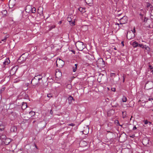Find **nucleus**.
Instances as JSON below:
<instances>
[{
  "label": "nucleus",
  "instance_id": "obj_34",
  "mask_svg": "<svg viewBox=\"0 0 153 153\" xmlns=\"http://www.w3.org/2000/svg\"><path fill=\"white\" fill-rule=\"evenodd\" d=\"M83 143L84 144L85 146H86L87 144V143H86V142H84V141H81L80 142V145L82 144Z\"/></svg>",
  "mask_w": 153,
  "mask_h": 153
},
{
  "label": "nucleus",
  "instance_id": "obj_9",
  "mask_svg": "<svg viewBox=\"0 0 153 153\" xmlns=\"http://www.w3.org/2000/svg\"><path fill=\"white\" fill-rule=\"evenodd\" d=\"M46 125V123L44 121L40 122L38 125L37 126L41 128H43L45 127Z\"/></svg>",
  "mask_w": 153,
  "mask_h": 153
},
{
  "label": "nucleus",
  "instance_id": "obj_15",
  "mask_svg": "<svg viewBox=\"0 0 153 153\" xmlns=\"http://www.w3.org/2000/svg\"><path fill=\"white\" fill-rule=\"evenodd\" d=\"M43 8L42 7H39L37 10V13L39 14L40 15H43Z\"/></svg>",
  "mask_w": 153,
  "mask_h": 153
},
{
  "label": "nucleus",
  "instance_id": "obj_50",
  "mask_svg": "<svg viewBox=\"0 0 153 153\" xmlns=\"http://www.w3.org/2000/svg\"><path fill=\"white\" fill-rule=\"evenodd\" d=\"M149 66L151 70H152V69H153V68L152 67V66L149 65Z\"/></svg>",
  "mask_w": 153,
  "mask_h": 153
},
{
  "label": "nucleus",
  "instance_id": "obj_16",
  "mask_svg": "<svg viewBox=\"0 0 153 153\" xmlns=\"http://www.w3.org/2000/svg\"><path fill=\"white\" fill-rule=\"evenodd\" d=\"M17 130V128L16 126H12L10 128V131L12 132H16Z\"/></svg>",
  "mask_w": 153,
  "mask_h": 153
},
{
  "label": "nucleus",
  "instance_id": "obj_42",
  "mask_svg": "<svg viewBox=\"0 0 153 153\" xmlns=\"http://www.w3.org/2000/svg\"><path fill=\"white\" fill-rule=\"evenodd\" d=\"M123 82H124L125 81V78L126 77V76H125V75L124 74H123Z\"/></svg>",
  "mask_w": 153,
  "mask_h": 153
},
{
  "label": "nucleus",
  "instance_id": "obj_35",
  "mask_svg": "<svg viewBox=\"0 0 153 153\" xmlns=\"http://www.w3.org/2000/svg\"><path fill=\"white\" fill-rule=\"evenodd\" d=\"M75 22L74 21H72L70 23V24L71 25V26H74L75 25Z\"/></svg>",
  "mask_w": 153,
  "mask_h": 153
},
{
  "label": "nucleus",
  "instance_id": "obj_11",
  "mask_svg": "<svg viewBox=\"0 0 153 153\" xmlns=\"http://www.w3.org/2000/svg\"><path fill=\"white\" fill-rule=\"evenodd\" d=\"M16 114L15 112H12L9 116V117L12 120H14L16 117Z\"/></svg>",
  "mask_w": 153,
  "mask_h": 153
},
{
  "label": "nucleus",
  "instance_id": "obj_63",
  "mask_svg": "<svg viewBox=\"0 0 153 153\" xmlns=\"http://www.w3.org/2000/svg\"><path fill=\"white\" fill-rule=\"evenodd\" d=\"M147 19H146V18H145L144 19V21H145L146 20H147Z\"/></svg>",
  "mask_w": 153,
  "mask_h": 153
},
{
  "label": "nucleus",
  "instance_id": "obj_28",
  "mask_svg": "<svg viewBox=\"0 0 153 153\" xmlns=\"http://www.w3.org/2000/svg\"><path fill=\"white\" fill-rule=\"evenodd\" d=\"M29 114L31 115V116H33L35 114V112L31 111L29 112Z\"/></svg>",
  "mask_w": 153,
  "mask_h": 153
},
{
  "label": "nucleus",
  "instance_id": "obj_52",
  "mask_svg": "<svg viewBox=\"0 0 153 153\" xmlns=\"http://www.w3.org/2000/svg\"><path fill=\"white\" fill-rule=\"evenodd\" d=\"M1 126H0V130H1V131H2L4 129L3 128H1Z\"/></svg>",
  "mask_w": 153,
  "mask_h": 153
},
{
  "label": "nucleus",
  "instance_id": "obj_4",
  "mask_svg": "<svg viewBox=\"0 0 153 153\" xmlns=\"http://www.w3.org/2000/svg\"><path fill=\"white\" fill-rule=\"evenodd\" d=\"M153 87V82L151 81H148L145 85V88L146 89H150Z\"/></svg>",
  "mask_w": 153,
  "mask_h": 153
},
{
  "label": "nucleus",
  "instance_id": "obj_30",
  "mask_svg": "<svg viewBox=\"0 0 153 153\" xmlns=\"http://www.w3.org/2000/svg\"><path fill=\"white\" fill-rule=\"evenodd\" d=\"M66 88L69 89H71L72 88L71 85L70 84H68L66 86Z\"/></svg>",
  "mask_w": 153,
  "mask_h": 153
},
{
  "label": "nucleus",
  "instance_id": "obj_14",
  "mask_svg": "<svg viewBox=\"0 0 153 153\" xmlns=\"http://www.w3.org/2000/svg\"><path fill=\"white\" fill-rule=\"evenodd\" d=\"M11 141L12 140L10 139L7 138L4 141V142H3L1 144H4L6 145H8L10 143Z\"/></svg>",
  "mask_w": 153,
  "mask_h": 153
},
{
  "label": "nucleus",
  "instance_id": "obj_21",
  "mask_svg": "<svg viewBox=\"0 0 153 153\" xmlns=\"http://www.w3.org/2000/svg\"><path fill=\"white\" fill-rule=\"evenodd\" d=\"M138 43L136 41L133 42L132 43V45L134 47H138Z\"/></svg>",
  "mask_w": 153,
  "mask_h": 153
},
{
  "label": "nucleus",
  "instance_id": "obj_20",
  "mask_svg": "<svg viewBox=\"0 0 153 153\" xmlns=\"http://www.w3.org/2000/svg\"><path fill=\"white\" fill-rule=\"evenodd\" d=\"M27 107V104L26 103L23 102L22 108V109H25Z\"/></svg>",
  "mask_w": 153,
  "mask_h": 153
},
{
  "label": "nucleus",
  "instance_id": "obj_43",
  "mask_svg": "<svg viewBox=\"0 0 153 153\" xmlns=\"http://www.w3.org/2000/svg\"><path fill=\"white\" fill-rule=\"evenodd\" d=\"M151 6V4L149 3H147V7H150Z\"/></svg>",
  "mask_w": 153,
  "mask_h": 153
},
{
  "label": "nucleus",
  "instance_id": "obj_25",
  "mask_svg": "<svg viewBox=\"0 0 153 153\" xmlns=\"http://www.w3.org/2000/svg\"><path fill=\"white\" fill-rule=\"evenodd\" d=\"M86 56L87 57V58H88V59H89V60H91L90 59H92L93 58V56L90 54H88V55H87Z\"/></svg>",
  "mask_w": 153,
  "mask_h": 153
},
{
  "label": "nucleus",
  "instance_id": "obj_2",
  "mask_svg": "<svg viewBox=\"0 0 153 153\" xmlns=\"http://www.w3.org/2000/svg\"><path fill=\"white\" fill-rule=\"evenodd\" d=\"M96 63L97 67L99 68L103 67L105 65V62L101 58L98 59Z\"/></svg>",
  "mask_w": 153,
  "mask_h": 153
},
{
  "label": "nucleus",
  "instance_id": "obj_27",
  "mask_svg": "<svg viewBox=\"0 0 153 153\" xmlns=\"http://www.w3.org/2000/svg\"><path fill=\"white\" fill-rule=\"evenodd\" d=\"M122 100L123 102H126L127 101V99L126 97L123 96L122 99Z\"/></svg>",
  "mask_w": 153,
  "mask_h": 153
},
{
  "label": "nucleus",
  "instance_id": "obj_37",
  "mask_svg": "<svg viewBox=\"0 0 153 153\" xmlns=\"http://www.w3.org/2000/svg\"><path fill=\"white\" fill-rule=\"evenodd\" d=\"M122 113L123 114V118H124L126 116V111H123Z\"/></svg>",
  "mask_w": 153,
  "mask_h": 153
},
{
  "label": "nucleus",
  "instance_id": "obj_18",
  "mask_svg": "<svg viewBox=\"0 0 153 153\" xmlns=\"http://www.w3.org/2000/svg\"><path fill=\"white\" fill-rule=\"evenodd\" d=\"M68 100L69 104L71 103L72 100H74L73 97H72L71 96H69L68 98Z\"/></svg>",
  "mask_w": 153,
  "mask_h": 153
},
{
  "label": "nucleus",
  "instance_id": "obj_56",
  "mask_svg": "<svg viewBox=\"0 0 153 153\" xmlns=\"http://www.w3.org/2000/svg\"><path fill=\"white\" fill-rule=\"evenodd\" d=\"M62 23V21H60V22H59V24H60Z\"/></svg>",
  "mask_w": 153,
  "mask_h": 153
},
{
  "label": "nucleus",
  "instance_id": "obj_33",
  "mask_svg": "<svg viewBox=\"0 0 153 153\" xmlns=\"http://www.w3.org/2000/svg\"><path fill=\"white\" fill-rule=\"evenodd\" d=\"M151 18L152 19H153V9L152 10L151 13Z\"/></svg>",
  "mask_w": 153,
  "mask_h": 153
},
{
  "label": "nucleus",
  "instance_id": "obj_59",
  "mask_svg": "<svg viewBox=\"0 0 153 153\" xmlns=\"http://www.w3.org/2000/svg\"><path fill=\"white\" fill-rule=\"evenodd\" d=\"M121 13H119V14H117V16H120L121 14Z\"/></svg>",
  "mask_w": 153,
  "mask_h": 153
},
{
  "label": "nucleus",
  "instance_id": "obj_49",
  "mask_svg": "<svg viewBox=\"0 0 153 153\" xmlns=\"http://www.w3.org/2000/svg\"><path fill=\"white\" fill-rule=\"evenodd\" d=\"M50 114H53V111H52V110H50Z\"/></svg>",
  "mask_w": 153,
  "mask_h": 153
},
{
  "label": "nucleus",
  "instance_id": "obj_13",
  "mask_svg": "<svg viewBox=\"0 0 153 153\" xmlns=\"http://www.w3.org/2000/svg\"><path fill=\"white\" fill-rule=\"evenodd\" d=\"M85 128V129L82 132L83 133L85 134H88V131L89 130V127L88 126H85V127H84Z\"/></svg>",
  "mask_w": 153,
  "mask_h": 153
},
{
  "label": "nucleus",
  "instance_id": "obj_5",
  "mask_svg": "<svg viewBox=\"0 0 153 153\" xmlns=\"http://www.w3.org/2000/svg\"><path fill=\"white\" fill-rule=\"evenodd\" d=\"M56 63L57 66L59 68L62 67L64 64V62L60 59H57L56 62Z\"/></svg>",
  "mask_w": 153,
  "mask_h": 153
},
{
  "label": "nucleus",
  "instance_id": "obj_54",
  "mask_svg": "<svg viewBox=\"0 0 153 153\" xmlns=\"http://www.w3.org/2000/svg\"><path fill=\"white\" fill-rule=\"evenodd\" d=\"M3 12L4 13V14H5V13H7V12L6 10H4L3 11Z\"/></svg>",
  "mask_w": 153,
  "mask_h": 153
},
{
  "label": "nucleus",
  "instance_id": "obj_48",
  "mask_svg": "<svg viewBox=\"0 0 153 153\" xmlns=\"http://www.w3.org/2000/svg\"><path fill=\"white\" fill-rule=\"evenodd\" d=\"M136 129H137V128L135 126H134V127L133 128V130H136Z\"/></svg>",
  "mask_w": 153,
  "mask_h": 153
},
{
  "label": "nucleus",
  "instance_id": "obj_1",
  "mask_svg": "<svg viewBox=\"0 0 153 153\" xmlns=\"http://www.w3.org/2000/svg\"><path fill=\"white\" fill-rule=\"evenodd\" d=\"M76 46L78 50L81 51L85 47L83 42L79 41L76 43Z\"/></svg>",
  "mask_w": 153,
  "mask_h": 153
},
{
  "label": "nucleus",
  "instance_id": "obj_23",
  "mask_svg": "<svg viewBox=\"0 0 153 153\" xmlns=\"http://www.w3.org/2000/svg\"><path fill=\"white\" fill-rule=\"evenodd\" d=\"M34 78H35L36 79L38 80V81H39V79H42V76L40 75H39L35 76Z\"/></svg>",
  "mask_w": 153,
  "mask_h": 153
},
{
  "label": "nucleus",
  "instance_id": "obj_40",
  "mask_svg": "<svg viewBox=\"0 0 153 153\" xmlns=\"http://www.w3.org/2000/svg\"><path fill=\"white\" fill-rule=\"evenodd\" d=\"M115 75V74L114 73H111L110 74V76L113 78V76H114Z\"/></svg>",
  "mask_w": 153,
  "mask_h": 153
},
{
  "label": "nucleus",
  "instance_id": "obj_46",
  "mask_svg": "<svg viewBox=\"0 0 153 153\" xmlns=\"http://www.w3.org/2000/svg\"><path fill=\"white\" fill-rule=\"evenodd\" d=\"M69 126H75V124L73 123H71L70 124L68 125Z\"/></svg>",
  "mask_w": 153,
  "mask_h": 153
},
{
  "label": "nucleus",
  "instance_id": "obj_39",
  "mask_svg": "<svg viewBox=\"0 0 153 153\" xmlns=\"http://www.w3.org/2000/svg\"><path fill=\"white\" fill-rule=\"evenodd\" d=\"M77 70V67H73V71L74 72H75Z\"/></svg>",
  "mask_w": 153,
  "mask_h": 153
},
{
  "label": "nucleus",
  "instance_id": "obj_47",
  "mask_svg": "<svg viewBox=\"0 0 153 153\" xmlns=\"http://www.w3.org/2000/svg\"><path fill=\"white\" fill-rule=\"evenodd\" d=\"M111 90L113 91H115V88H112Z\"/></svg>",
  "mask_w": 153,
  "mask_h": 153
},
{
  "label": "nucleus",
  "instance_id": "obj_61",
  "mask_svg": "<svg viewBox=\"0 0 153 153\" xmlns=\"http://www.w3.org/2000/svg\"><path fill=\"white\" fill-rule=\"evenodd\" d=\"M1 41H2L5 42L6 41L5 40H4V39H2L1 40Z\"/></svg>",
  "mask_w": 153,
  "mask_h": 153
},
{
  "label": "nucleus",
  "instance_id": "obj_12",
  "mask_svg": "<svg viewBox=\"0 0 153 153\" xmlns=\"http://www.w3.org/2000/svg\"><path fill=\"white\" fill-rule=\"evenodd\" d=\"M7 138L6 136L2 134L0 136V143H2Z\"/></svg>",
  "mask_w": 153,
  "mask_h": 153
},
{
  "label": "nucleus",
  "instance_id": "obj_8",
  "mask_svg": "<svg viewBox=\"0 0 153 153\" xmlns=\"http://www.w3.org/2000/svg\"><path fill=\"white\" fill-rule=\"evenodd\" d=\"M16 3V0H10L9 1V5L10 8H13Z\"/></svg>",
  "mask_w": 153,
  "mask_h": 153
},
{
  "label": "nucleus",
  "instance_id": "obj_44",
  "mask_svg": "<svg viewBox=\"0 0 153 153\" xmlns=\"http://www.w3.org/2000/svg\"><path fill=\"white\" fill-rule=\"evenodd\" d=\"M149 121H148L147 120H146L144 121V123L145 124H147L149 123Z\"/></svg>",
  "mask_w": 153,
  "mask_h": 153
},
{
  "label": "nucleus",
  "instance_id": "obj_45",
  "mask_svg": "<svg viewBox=\"0 0 153 153\" xmlns=\"http://www.w3.org/2000/svg\"><path fill=\"white\" fill-rule=\"evenodd\" d=\"M131 31H132V32H131L132 33H135V27H134V28L133 29V30H132Z\"/></svg>",
  "mask_w": 153,
  "mask_h": 153
},
{
  "label": "nucleus",
  "instance_id": "obj_60",
  "mask_svg": "<svg viewBox=\"0 0 153 153\" xmlns=\"http://www.w3.org/2000/svg\"><path fill=\"white\" fill-rule=\"evenodd\" d=\"M152 107V106H151L150 107H147V108H151Z\"/></svg>",
  "mask_w": 153,
  "mask_h": 153
},
{
  "label": "nucleus",
  "instance_id": "obj_10",
  "mask_svg": "<svg viewBox=\"0 0 153 153\" xmlns=\"http://www.w3.org/2000/svg\"><path fill=\"white\" fill-rule=\"evenodd\" d=\"M31 83L33 86H36L39 83V81L38 80L36 79L35 78L32 79L31 82Z\"/></svg>",
  "mask_w": 153,
  "mask_h": 153
},
{
  "label": "nucleus",
  "instance_id": "obj_26",
  "mask_svg": "<svg viewBox=\"0 0 153 153\" xmlns=\"http://www.w3.org/2000/svg\"><path fill=\"white\" fill-rule=\"evenodd\" d=\"M36 9L35 8L33 7V8H31V11L32 13H35L36 12Z\"/></svg>",
  "mask_w": 153,
  "mask_h": 153
},
{
  "label": "nucleus",
  "instance_id": "obj_51",
  "mask_svg": "<svg viewBox=\"0 0 153 153\" xmlns=\"http://www.w3.org/2000/svg\"><path fill=\"white\" fill-rule=\"evenodd\" d=\"M148 100L149 101H151L153 100V99L152 98H149Z\"/></svg>",
  "mask_w": 153,
  "mask_h": 153
},
{
  "label": "nucleus",
  "instance_id": "obj_58",
  "mask_svg": "<svg viewBox=\"0 0 153 153\" xmlns=\"http://www.w3.org/2000/svg\"><path fill=\"white\" fill-rule=\"evenodd\" d=\"M77 65H78V64H76L75 65V67H77Z\"/></svg>",
  "mask_w": 153,
  "mask_h": 153
},
{
  "label": "nucleus",
  "instance_id": "obj_36",
  "mask_svg": "<svg viewBox=\"0 0 153 153\" xmlns=\"http://www.w3.org/2000/svg\"><path fill=\"white\" fill-rule=\"evenodd\" d=\"M93 0H85L86 3H90Z\"/></svg>",
  "mask_w": 153,
  "mask_h": 153
},
{
  "label": "nucleus",
  "instance_id": "obj_38",
  "mask_svg": "<svg viewBox=\"0 0 153 153\" xmlns=\"http://www.w3.org/2000/svg\"><path fill=\"white\" fill-rule=\"evenodd\" d=\"M138 46H139L141 48H144V46L142 44H139L138 43Z\"/></svg>",
  "mask_w": 153,
  "mask_h": 153
},
{
  "label": "nucleus",
  "instance_id": "obj_62",
  "mask_svg": "<svg viewBox=\"0 0 153 153\" xmlns=\"http://www.w3.org/2000/svg\"><path fill=\"white\" fill-rule=\"evenodd\" d=\"M150 8H153V6H152L151 5V6L150 7Z\"/></svg>",
  "mask_w": 153,
  "mask_h": 153
},
{
  "label": "nucleus",
  "instance_id": "obj_22",
  "mask_svg": "<svg viewBox=\"0 0 153 153\" xmlns=\"http://www.w3.org/2000/svg\"><path fill=\"white\" fill-rule=\"evenodd\" d=\"M78 9L79 11H80L82 13H83L85 12V9L83 8L80 7Z\"/></svg>",
  "mask_w": 153,
  "mask_h": 153
},
{
  "label": "nucleus",
  "instance_id": "obj_3",
  "mask_svg": "<svg viewBox=\"0 0 153 153\" xmlns=\"http://www.w3.org/2000/svg\"><path fill=\"white\" fill-rule=\"evenodd\" d=\"M142 143L143 145L145 146H149L151 144V142L149 141V139L147 137H145L143 138L142 141Z\"/></svg>",
  "mask_w": 153,
  "mask_h": 153
},
{
  "label": "nucleus",
  "instance_id": "obj_7",
  "mask_svg": "<svg viewBox=\"0 0 153 153\" xmlns=\"http://www.w3.org/2000/svg\"><path fill=\"white\" fill-rule=\"evenodd\" d=\"M134 33L130 31L128 32L127 35V37L128 39H131L134 38L135 36Z\"/></svg>",
  "mask_w": 153,
  "mask_h": 153
},
{
  "label": "nucleus",
  "instance_id": "obj_6",
  "mask_svg": "<svg viewBox=\"0 0 153 153\" xmlns=\"http://www.w3.org/2000/svg\"><path fill=\"white\" fill-rule=\"evenodd\" d=\"M128 18L126 16H124L120 20V24L121 25L125 24L127 22Z\"/></svg>",
  "mask_w": 153,
  "mask_h": 153
},
{
  "label": "nucleus",
  "instance_id": "obj_31",
  "mask_svg": "<svg viewBox=\"0 0 153 153\" xmlns=\"http://www.w3.org/2000/svg\"><path fill=\"white\" fill-rule=\"evenodd\" d=\"M23 58V57L22 56H21L18 59V61L19 62H21L23 61L22 60V58Z\"/></svg>",
  "mask_w": 153,
  "mask_h": 153
},
{
  "label": "nucleus",
  "instance_id": "obj_53",
  "mask_svg": "<svg viewBox=\"0 0 153 153\" xmlns=\"http://www.w3.org/2000/svg\"><path fill=\"white\" fill-rule=\"evenodd\" d=\"M121 44H122L123 46H124V42L123 41H122L121 42Z\"/></svg>",
  "mask_w": 153,
  "mask_h": 153
},
{
  "label": "nucleus",
  "instance_id": "obj_17",
  "mask_svg": "<svg viewBox=\"0 0 153 153\" xmlns=\"http://www.w3.org/2000/svg\"><path fill=\"white\" fill-rule=\"evenodd\" d=\"M62 76V73L59 71H56L55 76L56 77H60Z\"/></svg>",
  "mask_w": 153,
  "mask_h": 153
},
{
  "label": "nucleus",
  "instance_id": "obj_41",
  "mask_svg": "<svg viewBox=\"0 0 153 153\" xmlns=\"http://www.w3.org/2000/svg\"><path fill=\"white\" fill-rule=\"evenodd\" d=\"M47 97L49 98H50L52 97V94H47Z\"/></svg>",
  "mask_w": 153,
  "mask_h": 153
},
{
  "label": "nucleus",
  "instance_id": "obj_64",
  "mask_svg": "<svg viewBox=\"0 0 153 153\" xmlns=\"http://www.w3.org/2000/svg\"><path fill=\"white\" fill-rule=\"evenodd\" d=\"M149 125H150V124L151 123L149 121Z\"/></svg>",
  "mask_w": 153,
  "mask_h": 153
},
{
  "label": "nucleus",
  "instance_id": "obj_24",
  "mask_svg": "<svg viewBox=\"0 0 153 153\" xmlns=\"http://www.w3.org/2000/svg\"><path fill=\"white\" fill-rule=\"evenodd\" d=\"M67 20L68 21V22H69L70 23L71 22H72V19L71 18V15H69L68 16L67 18Z\"/></svg>",
  "mask_w": 153,
  "mask_h": 153
},
{
  "label": "nucleus",
  "instance_id": "obj_57",
  "mask_svg": "<svg viewBox=\"0 0 153 153\" xmlns=\"http://www.w3.org/2000/svg\"><path fill=\"white\" fill-rule=\"evenodd\" d=\"M7 39V38L5 36L4 37V40H5V41H6Z\"/></svg>",
  "mask_w": 153,
  "mask_h": 153
},
{
  "label": "nucleus",
  "instance_id": "obj_32",
  "mask_svg": "<svg viewBox=\"0 0 153 153\" xmlns=\"http://www.w3.org/2000/svg\"><path fill=\"white\" fill-rule=\"evenodd\" d=\"M147 51H149L150 50V48L148 46H147L146 45L144 46V48Z\"/></svg>",
  "mask_w": 153,
  "mask_h": 153
},
{
  "label": "nucleus",
  "instance_id": "obj_29",
  "mask_svg": "<svg viewBox=\"0 0 153 153\" xmlns=\"http://www.w3.org/2000/svg\"><path fill=\"white\" fill-rule=\"evenodd\" d=\"M49 30H48L49 31H50L52 29L54 28L55 27V26L54 25H50V26H49Z\"/></svg>",
  "mask_w": 153,
  "mask_h": 153
},
{
  "label": "nucleus",
  "instance_id": "obj_55",
  "mask_svg": "<svg viewBox=\"0 0 153 153\" xmlns=\"http://www.w3.org/2000/svg\"><path fill=\"white\" fill-rule=\"evenodd\" d=\"M9 37V35H7L5 36V37H6L7 38H8Z\"/></svg>",
  "mask_w": 153,
  "mask_h": 153
},
{
  "label": "nucleus",
  "instance_id": "obj_19",
  "mask_svg": "<svg viewBox=\"0 0 153 153\" xmlns=\"http://www.w3.org/2000/svg\"><path fill=\"white\" fill-rule=\"evenodd\" d=\"M10 63V60L9 58H7L6 59L5 61L4 62H3L4 65V66L6 65H7L9 64Z\"/></svg>",
  "mask_w": 153,
  "mask_h": 153
}]
</instances>
